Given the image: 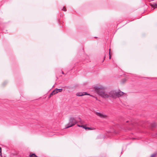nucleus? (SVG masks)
<instances>
[{"instance_id":"nucleus-7","label":"nucleus","mask_w":157,"mask_h":157,"mask_svg":"<svg viewBox=\"0 0 157 157\" xmlns=\"http://www.w3.org/2000/svg\"><path fill=\"white\" fill-rule=\"evenodd\" d=\"M58 93V92L56 90V89L54 90L50 94V97L53 95Z\"/></svg>"},{"instance_id":"nucleus-19","label":"nucleus","mask_w":157,"mask_h":157,"mask_svg":"<svg viewBox=\"0 0 157 157\" xmlns=\"http://www.w3.org/2000/svg\"><path fill=\"white\" fill-rule=\"evenodd\" d=\"M64 9H65V6H63V9H62V10H64Z\"/></svg>"},{"instance_id":"nucleus-9","label":"nucleus","mask_w":157,"mask_h":157,"mask_svg":"<svg viewBox=\"0 0 157 157\" xmlns=\"http://www.w3.org/2000/svg\"><path fill=\"white\" fill-rule=\"evenodd\" d=\"M29 156L31 157H38L34 153H30Z\"/></svg>"},{"instance_id":"nucleus-23","label":"nucleus","mask_w":157,"mask_h":157,"mask_svg":"<svg viewBox=\"0 0 157 157\" xmlns=\"http://www.w3.org/2000/svg\"><path fill=\"white\" fill-rule=\"evenodd\" d=\"M105 56L104 59H105Z\"/></svg>"},{"instance_id":"nucleus-17","label":"nucleus","mask_w":157,"mask_h":157,"mask_svg":"<svg viewBox=\"0 0 157 157\" xmlns=\"http://www.w3.org/2000/svg\"><path fill=\"white\" fill-rule=\"evenodd\" d=\"M110 49L109 50V59H111V55H110Z\"/></svg>"},{"instance_id":"nucleus-20","label":"nucleus","mask_w":157,"mask_h":157,"mask_svg":"<svg viewBox=\"0 0 157 157\" xmlns=\"http://www.w3.org/2000/svg\"><path fill=\"white\" fill-rule=\"evenodd\" d=\"M128 129L129 130H131L132 129V128H130Z\"/></svg>"},{"instance_id":"nucleus-13","label":"nucleus","mask_w":157,"mask_h":157,"mask_svg":"<svg viewBox=\"0 0 157 157\" xmlns=\"http://www.w3.org/2000/svg\"><path fill=\"white\" fill-rule=\"evenodd\" d=\"M151 126L152 127H155L156 126V124L155 123H153L151 124Z\"/></svg>"},{"instance_id":"nucleus-8","label":"nucleus","mask_w":157,"mask_h":157,"mask_svg":"<svg viewBox=\"0 0 157 157\" xmlns=\"http://www.w3.org/2000/svg\"><path fill=\"white\" fill-rule=\"evenodd\" d=\"M76 95L78 96H81L84 95L83 93L81 92H78L76 94Z\"/></svg>"},{"instance_id":"nucleus-10","label":"nucleus","mask_w":157,"mask_h":157,"mask_svg":"<svg viewBox=\"0 0 157 157\" xmlns=\"http://www.w3.org/2000/svg\"><path fill=\"white\" fill-rule=\"evenodd\" d=\"M56 90L58 92V93L59 92H61L63 90L62 89H57V88H56Z\"/></svg>"},{"instance_id":"nucleus-4","label":"nucleus","mask_w":157,"mask_h":157,"mask_svg":"<svg viewBox=\"0 0 157 157\" xmlns=\"http://www.w3.org/2000/svg\"><path fill=\"white\" fill-rule=\"evenodd\" d=\"M96 114L98 116L101 118H105L106 117V116L105 115L103 114L102 113H101L99 112H96Z\"/></svg>"},{"instance_id":"nucleus-12","label":"nucleus","mask_w":157,"mask_h":157,"mask_svg":"<svg viewBox=\"0 0 157 157\" xmlns=\"http://www.w3.org/2000/svg\"><path fill=\"white\" fill-rule=\"evenodd\" d=\"M83 128H85L86 130V129H89V130L90 129V128L88 127H86V126H83Z\"/></svg>"},{"instance_id":"nucleus-5","label":"nucleus","mask_w":157,"mask_h":157,"mask_svg":"<svg viewBox=\"0 0 157 157\" xmlns=\"http://www.w3.org/2000/svg\"><path fill=\"white\" fill-rule=\"evenodd\" d=\"M124 93L121 91H120L119 92H117L116 91V94H117V98L119 97H120Z\"/></svg>"},{"instance_id":"nucleus-2","label":"nucleus","mask_w":157,"mask_h":157,"mask_svg":"<svg viewBox=\"0 0 157 157\" xmlns=\"http://www.w3.org/2000/svg\"><path fill=\"white\" fill-rule=\"evenodd\" d=\"M77 122L74 117H71L69 120L68 123L66 125L65 128H67L74 126Z\"/></svg>"},{"instance_id":"nucleus-21","label":"nucleus","mask_w":157,"mask_h":157,"mask_svg":"<svg viewBox=\"0 0 157 157\" xmlns=\"http://www.w3.org/2000/svg\"><path fill=\"white\" fill-rule=\"evenodd\" d=\"M62 74H64V72H63V71H62Z\"/></svg>"},{"instance_id":"nucleus-22","label":"nucleus","mask_w":157,"mask_h":157,"mask_svg":"<svg viewBox=\"0 0 157 157\" xmlns=\"http://www.w3.org/2000/svg\"><path fill=\"white\" fill-rule=\"evenodd\" d=\"M128 122V121H126V122Z\"/></svg>"},{"instance_id":"nucleus-3","label":"nucleus","mask_w":157,"mask_h":157,"mask_svg":"<svg viewBox=\"0 0 157 157\" xmlns=\"http://www.w3.org/2000/svg\"><path fill=\"white\" fill-rule=\"evenodd\" d=\"M105 95V98H117L116 91L115 90H112L110 91L108 94L106 93Z\"/></svg>"},{"instance_id":"nucleus-18","label":"nucleus","mask_w":157,"mask_h":157,"mask_svg":"<svg viewBox=\"0 0 157 157\" xmlns=\"http://www.w3.org/2000/svg\"><path fill=\"white\" fill-rule=\"evenodd\" d=\"M126 79H124L123 80V82L124 83V82H126Z\"/></svg>"},{"instance_id":"nucleus-6","label":"nucleus","mask_w":157,"mask_h":157,"mask_svg":"<svg viewBox=\"0 0 157 157\" xmlns=\"http://www.w3.org/2000/svg\"><path fill=\"white\" fill-rule=\"evenodd\" d=\"M150 5L151 6L152 8H153V10L157 8V3H151Z\"/></svg>"},{"instance_id":"nucleus-15","label":"nucleus","mask_w":157,"mask_h":157,"mask_svg":"<svg viewBox=\"0 0 157 157\" xmlns=\"http://www.w3.org/2000/svg\"><path fill=\"white\" fill-rule=\"evenodd\" d=\"M77 126L80 127H83V125L78 124Z\"/></svg>"},{"instance_id":"nucleus-11","label":"nucleus","mask_w":157,"mask_h":157,"mask_svg":"<svg viewBox=\"0 0 157 157\" xmlns=\"http://www.w3.org/2000/svg\"><path fill=\"white\" fill-rule=\"evenodd\" d=\"M157 154V153H155L151 156V157H155V156Z\"/></svg>"},{"instance_id":"nucleus-1","label":"nucleus","mask_w":157,"mask_h":157,"mask_svg":"<svg viewBox=\"0 0 157 157\" xmlns=\"http://www.w3.org/2000/svg\"><path fill=\"white\" fill-rule=\"evenodd\" d=\"M105 89V88L104 87L102 86H99L95 87V90L99 95L102 97L105 98L106 96L105 95H106V93H105L104 91Z\"/></svg>"},{"instance_id":"nucleus-14","label":"nucleus","mask_w":157,"mask_h":157,"mask_svg":"<svg viewBox=\"0 0 157 157\" xmlns=\"http://www.w3.org/2000/svg\"><path fill=\"white\" fill-rule=\"evenodd\" d=\"M83 93L84 95H89V94H88L86 92H83Z\"/></svg>"},{"instance_id":"nucleus-16","label":"nucleus","mask_w":157,"mask_h":157,"mask_svg":"<svg viewBox=\"0 0 157 157\" xmlns=\"http://www.w3.org/2000/svg\"><path fill=\"white\" fill-rule=\"evenodd\" d=\"M2 155V149L0 147V155Z\"/></svg>"}]
</instances>
